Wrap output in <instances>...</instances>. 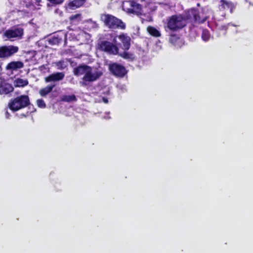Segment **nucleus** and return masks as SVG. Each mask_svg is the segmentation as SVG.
<instances>
[{
	"instance_id": "f257e3e1",
	"label": "nucleus",
	"mask_w": 253,
	"mask_h": 253,
	"mask_svg": "<svg viewBox=\"0 0 253 253\" xmlns=\"http://www.w3.org/2000/svg\"><path fill=\"white\" fill-rule=\"evenodd\" d=\"M203 15L201 17L198 11L195 8L189 10L186 13V16L182 15H174L167 19L165 29L167 32L171 33L177 32L183 28L186 25V20H190L197 23H204L208 20V26L214 30L218 26L217 24L214 19L213 11L208 7L203 9Z\"/></svg>"
},
{
	"instance_id": "f03ea898",
	"label": "nucleus",
	"mask_w": 253,
	"mask_h": 253,
	"mask_svg": "<svg viewBox=\"0 0 253 253\" xmlns=\"http://www.w3.org/2000/svg\"><path fill=\"white\" fill-rule=\"evenodd\" d=\"M110 40L111 42L106 40L100 41L98 44V48L109 54L116 55L119 52V48L117 45L119 44L117 43V37L112 35H110Z\"/></svg>"
},
{
	"instance_id": "7ed1b4c3",
	"label": "nucleus",
	"mask_w": 253,
	"mask_h": 253,
	"mask_svg": "<svg viewBox=\"0 0 253 253\" xmlns=\"http://www.w3.org/2000/svg\"><path fill=\"white\" fill-rule=\"evenodd\" d=\"M101 20L105 25L111 29H125L126 24L120 19L108 14H103L101 16Z\"/></svg>"
},
{
	"instance_id": "20e7f679",
	"label": "nucleus",
	"mask_w": 253,
	"mask_h": 253,
	"mask_svg": "<svg viewBox=\"0 0 253 253\" xmlns=\"http://www.w3.org/2000/svg\"><path fill=\"white\" fill-rule=\"evenodd\" d=\"M102 72L100 70L91 68L89 66L87 69L85 76H84L82 81L80 84L83 86H86L90 82H93L98 80L102 75Z\"/></svg>"
},
{
	"instance_id": "39448f33",
	"label": "nucleus",
	"mask_w": 253,
	"mask_h": 253,
	"mask_svg": "<svg viewBox=\"0 0 253 253\" xmlns=\"http://www.w3.org/2000/svg\"><path fill=\"white\" fill-rule=\"evenodd\" d=\"M30 104L29 97L27 95H21L13 99H11L8 103V107L12 112H16L22 109Z\"/></svg>"
},
{
	"instance_id": "423d86ee",
	"label": "nucleus",
	"mask_w": 253,
	"mask_h": 253,
	"mask_svg": "<svg viewBox=\"0 0 253 253\" xmlns=\"http://www.w3.org/2000/svg\"><path fill=\"white\" fill-rule=\"evenodd\" d=\"M123 9L129 13L139 14L141 13L142 6L134 0L125 1L123 3Z\"/></svg>"
},
{
	"instance_id": "0eeeda50",
	"label": "nucleus",
	"mask_w": 253,
	"mask_h": 253,
	"mask_svg": "<svg viewBox=\"0 0 253 253\" xmlns=\"http://www.w3.org/2000/svg\"><path fill=\"white\" fill-rule=\"evenodd\" d=\"M24 33L23 29L20 27H14L8 29L4 33V37L7 38L11 41H13L14 39H20L22 38Z\"/></svg>"
},
{
	"instance_id": "6e6552de",
	"label": "nucleus",
	"mask_w": 253,
	"mask_h": 253,
	"mask_svg": "<svg viewBox=\"0 0 253 253\" xmlns=\"http://www.w3.org/2000/svg\"><path fill=\"white\" fill-rule=\"evenodd\" d=\"M19 48L16 46L8 45L0 47V58L8 57L18 52Z\"/></svg>"
},
{
	"instance_id": "1a4fd4ad",
	"label": "nucleus",
	"mask_w": 253,
	"mask_h": 253,
	"mask_svg": "<svg viewBox=\"0 0 253 253\" xmlns=\"http://www.w3.org/2000/svg\"><path fill=\"white\" fill-rule=\"evenodd\" d=\"M68 35L75 36V39L77 41H80L81 43L88 42L91 37L90 34L88 33H87L84 31H80L79 33L77 34L75 33H72L69 34H64V37L65 41L67 40Z\"/></svg>"
},
{
	"instance_id": "9d476101",
	"label": "nucleus",
	"mask_w": 253,
	"mask_h": 253,
	"mask_svg": "<svg viewBox=\"0 0 253 253\" xmlns=\"http://www.w3.org/2000/svg\"><path fill=\"white\" fill-rule=\"evenodd\" d=\"M110 71L115 76L124 77L126 73V68L122 65L117 63H113L109 66Z\"/></svg>"
},
{
	"instance_id": "9b49d317",
	"label": "nucleus",
	"mask_w": 253,
	"mask_h": 253,
	"mask_svg": "<svg viewBox=\"0 0 253 253\" xmlns=\"http://www.w3.org/2000/svg\"><path fill=\"white\" fill-rule=\"evenodd\" d=\"M121 42L122 45V48L125 50L129 49L130 46V38L126 34H122L119 36H115Z\"/></svg>"
},
{
	"instance_id": "f8f14e48",
	"label": "nucleus",
	"mask_w": 253,
	"mask_h": 253,
	"mask_svg": "<svg viewBox=\"0 0 253 253\" xmlns=\"http://www.w3.org/2000/svg\"><path fill=\"white\" fill-rule=\"evenodd\" d=\"M65 77L63 72H56L49 75L45 78L46 83L55 82L62 80Z\"/></svg>"
},
{
	"instance_id": "ddd939ff",
	"label": "nucleus",
	"mask_w": 253,
	"mask_h": 253,
	"mask_svg": "<svg viewBox=\"0 0 253 253\" xmlns=\"http://www.w3.org/2000/svg\"><path fill=\"white\" fill-rule=\"evenodd\" d=\"M13 90L12 86L4 82L0 81V94H8Z\"/></svg>"
},
{
	"instance_id": "4468645a",
	"label": "nucleus",
	"mask_w": 253,
	"mask_h": 253,
	"mask_svg": "<svg viewBox=\"0 0 253 253\" xmlns=\"http://www.w3.org/2000/svg\"><path fill=\"white\" fill-rule=\"evenodd\" d=\"M219 8L220 10L230 9L232 12L234 8V5L232 2L225 0H221L219 4Z\"/></svg>"
},
{
	"instance_id": "2eb2a0df",
	"label": "nucleus",
	"mask_w": 253,
	"mask_h": 253,
	"mask_svg": "<svg viewBox=\"0 0 253 253\" xmlns=\"http://www.w3.org/2000/svg\"><path fill=\"white\" fill-rule=\"evenodd\" d=\"M24 64L21 61H12L8 64L6 68L7 70H16L23 68Z\"/></svg>"
},
{
	"instance_id": "dca6fc26",
	"label": "nucleus",
	"mask_w": 253,
	"mask_h": 253,
	"mask_svg": "<svg viewBox=\"0 0 253 253\" xmlns=\"http://www.w3.org/2000/svg\"><path fill=\"white\" fill-rule=\"evenodd\" d=\"M55 84H50L49 85H48L46 87L42 88L41 89H40L39 91L40 94L42 96H45L52 91V89L55 87Z\"/></svg>"
},
{
	"instance_id": "f3484780",
	"label": "nucleus",
	"mask_w": 253,
	"mask_h": 253,
	"mask_svg": "<svg viewBox=\"0 0 253 253\" xmlns=\"http://www.w3.org/2000/svg\"><path fill=\"white\" fill-rule=\"evenodd\" d=\"M89 66L87 65L81 66L74 69V74L76 76L84 75L85 76L87 69Z\"/></svg>"
},
{
	"instance_id": "a211bd4d",
	"label": "nucleus",
	"mask_w": 253,
	"mask_h": 253,
	"mask_svg": "<svg viewBox=\"0 0 253 253\" xmlns=\"http://www.w3.org/2000/svg\"><path fill=\"white\" fill-rule=\"evenodd\" d=\"M85 0H74L69 3V7L72 9H75L81 6Z\"/></svg>"
},
{
	"instance_id": "6ab92c4d",
	"label": "nucleus",
	"mask_w": 253,
	"mask_h": 253,
	"mask_svg": "<svg viewBox=\"0 0 253 253\" xmlns=\"http://www.w3.org/2000/svg\"><path fill=\"white\" fill-rule=\"evenodd\" d=\"M55 67L58 70H64L65 69L68 65V62L67 60H60L59 61L56 62L54 63Z\"/></svg>"
},
{
	"instance_id": "aec40b11",
	"label": "nucleus",
	"mask_w": 253,
	"mask_h": 253,
	"mask_svg": "<svg viewBox=\"0 0 253 253\" xmlns=\"http://www.w3.org/2000/svg\"><path fill=\"white\" fill-rule=\"evenodd\" d=\"M147 31L151 35L155 37H159L161 35L159 30L152 26L148 27Z\"/></svg>"
},
{
	"instance_id": "412c9836",
	"label": "nucleus",
	"mask_w": 253,
	"mask_h": 253,
	"mask_svg": "<svg viewBox=\"0 0 253 253\" xmlns=\"http://www.w3.org/2000/svg\"><path fill=\"white\" fill-rule=\"evenodd\" d=\"M62 41V37L59 36H54L48 40L49 43L51 45L58 44Z\"/></svg>"
},
{
	"instance_id": "4be33fe9",
	"label": "nucleus",
	"mask_w": 253,
	"mask_h": 253,
	"mask_svg": "<svg viewBox=\"0 0 253 253\" xmlns=\"http://www.w3.org/2000/svg\"><path fill=\"white\" fill-rule=\"evenodd\" d=\"M119 55L124 59H127L128 60H133L135 58V56L133 54L126 51L121 53Z\"/></svg>"
},
{
	"instance_id": "5701e85b",
	"label": "nucleus",
	"mask_w": 253,
	"mask_h": 253,
	"mask_svg": "<svg viewBox=\"0 0 253 253\" xmlns=\"http://www.w3.org/2000/svg\"><path fill=\"white\" fill-rule=\"evenodd\" d=\"M28 84V82L27 80L17 79L15 81V84L17 86H24Z\"/></svg>"
},
{
	"instance_id": "b1692460",
	"label": "nucleus",
	"mask_w": 253,
	"mask_h": 253,
	"mask_svg": "<svg viewBox=\"0 0 253 253\" xmlns=\"http://www.w3.org/2000/svg\"><path fill=\"white\" fill-rule=\"evenodd\" d=\"M64 101L70 102L76 101L77 100L76 97L75 95H64L62 97Z\"/></svg>"
},
{
	"instance_id": "393cba45",
	"label": "nucleus",
	"mask_w": 253,
	"mask_h": 253,
	"mask_svg": "<svg viewBox=\"0 0 253 253\" xmlns=\"http://www.w3.org/2000/svg\"><path fill=\"white\" fill-rule=\"evenodd\" d=\"M202 38L205 42L209 41L211 38V34L208 30H203L202 34Z\"/></svg>"
},
{
	"instance_id": "a878e982",
	"label": "nucleus",
	"mask_w": 253,
	"mask_h": 253,
	"mask_svg": "<svg viewBox=\"0 0 253 253\" xmlns=\"http://www.w3.org/2000/svg\"><path fill=\"white\" fill-rule=\"evenodd\" d=\"M81 15L80 14L73 15L70 17V20L73 23L76 21H79L81 20Z\"/></svg>"
},
{
	"instance_id": "bb28decb",
	"label": "nucleus",
	"mask_w": 253,
	"mask_h": 253,
	"mask_svg": "<svg viewBox=\"0 0 253 253\" xmlns=\"http://www.w3.org/2000/svg\"><path fill=\"white\" fill-rule=\"evenodd\" d=\"M37 104L38 106L41 108H44L46 106L44 101L42 99H38L37 101Z\"/></svg>"
},
{
	"instance_id": "cd10ccee",
	"label": "nucleus",
	"mask_w": 253,
	"mask_h": 253,
	"mask_svg": "<svg viewBox=\"0 0 253 253\" xmlns=\"http://www.w3.org/2000/svg\"><path fill=\"white\" fill-rule=\"evenodd\" d=\"M236 26L234 24H232L231 23H228L226 25H223L221 27V29L222 30H226L227 29H228L229 28V26Z\"/></svg>"
},
{
	"instance_id": "c85d7f7f",
	"label": "nucleus",
	"mask_w": 253,
	"mask_h": 253,
	"mask_svg": "<svg viewBox=\"0 0 253 253\" xmlns=\"http://www.w3.org/2000/svg\"><path fill=\"white\" fill-rule=\"evenodd\" d=\"M88 24L92 28H96L98 27L97 24L94 22H90Z\"/></svg>"
},
{
	"instance_id": "c756f323",
	"label": "nucleus",
	"mask_w": 253,
	"mask_h": 253,
	"mask_svg": "<svg viewBox=\"0 0 253 253\" xmlns=\"http://www.w3.org/2000/svg\"><path fill=\"white\" fill-rule=\"evenodd\" d=\"M109 112H106L105 115L102 117V118L106 120H108L110 119V117L109 116Z\"/></svg>"
},
{
	"instance_id": "7c9ffc66",
	"label": "nucleus",
	"mask_w": 253,
	"mask_h": 253,
	"mask_svg": "<svg viewBox=\"0 0 253 253\" xmlns=\"http://www.w3.org/2000/svg\"><path fill=\"white\" fill-rule=\"evenodd\" d=\"M175 38V37L173 36H171L170 38H169V42L173 44H175V42L174 41V39Z\"/></svg>"
},
{
	"instance_id": "2f4dec72",
	"label": "nucleus",
	"mask_w": 253,
	"mask_h": 253,
	"mask_svg": "<svg viewBox=\"0 0 253 253\" xmlns=\"http://www.w3.org/2000/svg\"><path fill=\"white\" fill-rule=\"evenodd\" d=\"M5 116L6 118H7V119H9V118L10 117V115L8 113V111L7 110L5 111Z\"/></svg>"
},
{
	"instance_id": "473e14b6",
	"label": "nucleus",
	"mask_w": 253,
	"mask_h": 253,
	"mask_svg": "<svg viewBox=\"0 0 253 253\" xmlns=\"http://www.w3.org/2000/svg\"><path fill=\"white\" fill-rule=\"evenodd\" d=\"M102 101L105 103H107L108 102V99L105 97H103L102 98Z\"/></svg>"
},
{
	"instance_id": "72a5a7b5",
	"label": "nucleus",
	"mask_w": 253,
	"mask_h": 253,
	"mask_svg": "<svg viewBox=\"0 0 253 253\" xmlns=\"http://www.w3.org/2000/svg\"><path fill=\"white\" fill-rule=\"evenodd\" d=\"M21 116H23V117H25L26 116V115H25L24 114H21Z\"/></svg>"
},
{
	"instance_id": "f704fd0d",
	"label": "nucleus",
	"mask_w": 253,
	"mask_h": 253,
	"mask_svg": "<svg viewBox=\"0 0 253 253\" xmlns=\"http://www.w3.org/2000/svg\"><path fill=\"white\" fill-rule=\"evenodd\" d=\"M25 5H26V7H28L29 5H28V4L26 3V4H25Z\"/></svg>"
},
{
	"instance_id": "c9c22d12",
	"label": "nucleus",
	"mask_w": 253,
	"mask_h": 253,
	"mask_svg": "<svg viewBox=\"0 0 253 253\" xmlns=\"http://www.w3.org/2000/svg\"><path fill=\"white\" fill-rule=\"evenodd\" d=\"M58 11V9H56L55 12H57Z\"/></svg>"
},
{
	"instance_id": "e433bc0d",
	"label": "nucleus",
	"mask_w": 253,
	"mask_h": 253,
	"mask_svg": "<svg viewBox=\"0 0 253 253\" xmlns=\"http://www.w3.org/2000/svg\"><path fill=\"white\" fill-rule=\"evenodd\" d=\"M250 4L252 5H253V3H251V2H250Z\"/></svg>"
},
{
	"instance_id": "4c0bfd02",
	"label": "nucleus",
	"mask_w": 253,
	"mask_h": 253,
	"mask_svg": "<svg viewBox=\"0 0 253 253\" xmlns=\"http://www.w3.org/2000/svg\"><path fill=\"white\" fill-rule=\"evenodd\" d=\"M1 19L0 18V21H1Z\"/></svg>"
}]
</instances>
